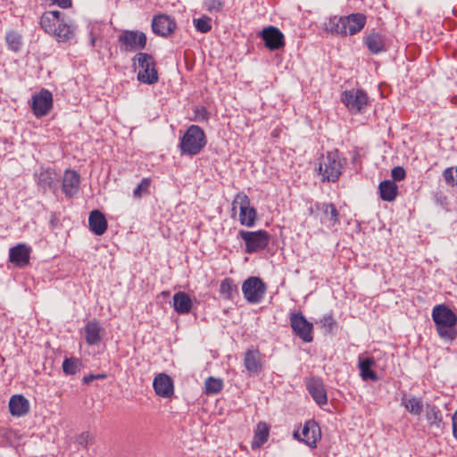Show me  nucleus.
Wrapping results in <instances>:
<instances>
[{
	"label": "nucleus",
	"instance_id": "obj_10",
	"mask_svg": "<svg viewBox=\"0 0 457 457\" xmlns=\"http://www.w3.org/2000/svg\"><path fill=\"white\" fill-rule=\"evenodd\" d=\"M34 178L44 194L51 191L55 195L58 192V175L54 169L41 167L35 171Z\"/></svg>",
	"mask_w": 457,
	"mask_h": 457
},
{
	"label": "nucleus",
	"instance_id": "obj_21",
	"mask_svg": "<svg viewBox=\"0 0 457 457\" xmlns=\"http://www.w3.org/2000/svg\"><path fill=\"white\" fill-rule=\"evenodd\" d=\"M346 36H353L359 33L366 25L367 17L361 12L352 13L344 16Z\"/></svg>",
	"mask_w": 457,
	"mask_h": 457
},
{
	"label": "nucleus",
	"instance_id": "obj_15",
	"mask_svg": "<svg viewBox=\"0 0 457 457\" xmlns=\"http://www.w3.org/2000/svg\"><path fill=\"white\" fill-rule=\"evenodd\" d=\"M260 35L264 41L265 46L270 51L278 50L285 45L284 35L276 27L270 26L265 28Z\"/></svg>",
	"mask_w": 457,
	"mask_h": 457
},
{
	"label": "nucleus",
	"instance_id": "obj_33",
	"mask_svg": "<svg viewBox=\"0 0 457 457\" xmlns=\"http://www.w3.org/2000/svg\"><path fill=\"white\" fill-rule=\"evenodd\" d=\"M379 195L383 201L392 202L398 195V186L393 180H384L378 186Z\"/></svg>",
	"mask_w": 457,
	"mask_h": 457
},
{
	"label": "nucleus",
	"instance_id": "obj_41",
	"mask_svg": "<svg viewBox=\"0 0 457 457\" xmlns=\"http://www.w3.org/2000/svg\"><path fill=\"white\" fill-rule=\"evenodd\" d=\"M151 185V179L148 178H145L141 180V182L137 185V187L133 191V196L135 198H141L144 195L149 194V188Z\"/></svg>",
	"mask_w": 457,
	"mask_h": 457
},
{
	"label": "nucleus",
	"instance_id": "obj_29",
	"mask_svg": "<svg viewBox=\"0 0 457 457\" xmlns=\"http://www.w3.org/2000/svg\"><path fill=\"white\" fill-rule=\"evenodd\" d=\"M364 43L368 49L375 54L386 50L385 36L378 32L369 34L364 38Z\"/></svg>",
	"mask_w": 457,
	"mask_h": 457
},
{
	"label": "nucleus",
	"instance_id": "obj_20",
	"mask_svg": "<svg viewBox=\"0 0 457 457\" xmlns=\"http://www.w3.org/2000/svg\"><path fill=\"white\" fill-rule=\"evenodd\" d=\"M176 29V23L168 15H157L153 19L152 29L154 33L162 37L170 35Z\"/></svg>",
	"mask_w": 457,
	"mask_h": 457
},
{
	"label": "nucleus",
	"instance_id": "obj_22",
	"mask_svg": "<svg viewBox=\"0 0 457 457\" xmlns=\"http://www.w3.org/2000/svg\"><path fill=\"white\" fill-rule=\"evenodd\" d=\"M154 391L159 396L169 398L173 395L174 386L170 377L164 373L157 375L153 383Z\"/></svg>",
	"mask_w": 457,
	"mask_h": 457
},
{
	"label": "nucleus",
	"instance_id": "obj_27",
	"mask_svg": "<svg viewBox=\"0 0 457 457\" xmlns=\"http://www.w3.org/2000/svg\"><path fill=\"white\" fill-rule=\"evenodd\" d=\"M88 224L90 230L97 235H103L107 229V220L104 215L98 210H94L88 217Z\"/></svg>",
	"mask_w": 457,
	"mask_h": 457
},
{
	"label": "nucleus",
	"instance_id": "obj_52",
	"mask_svg": "<svg viewBox=\"0 0 457 457\" xmlns=\"http://www.w3.org/2000/svg\"><path fill=\"white\" fill-rule=\"evenodd\" d=\"M90 43H91V46H95V43H96V37H90Z\"/></svg>",
	"mask_w": 457,
	"mask_h": 457
},
{
	"label": "nucleus",
	"instance_id": "obj_4",
	"mask_svg": "<svg viewBox=\"0 0 457 457\" xmlns=\"http://www.w3.org/2000/svg\"><path fill=\"white\" fill-rule=\"evenodd\" d=\"M342 169L343 160L340 158L337 150L328 152L326 155L322 156L319 165V170L323 180L328 182L337 181L342 173Z\"/></svg>",
	"mask_w": 457,
	"mask_h": 457
},
{
	"label": "nucleus",
	"instance_id": "obj_19",
	"mask_svg": "<svg viewBox=\"0 0 457 457\" xmlns=\"http://www.w3.org/2000/svg\"><path fill=\"white\" fill-rule=\"evenodd\" d=\"M76 30L77 26L72 21L67 20L66 15L63 14L56 28V32H54L53 36L58 42H69L75 38Z\"/></svg>",
	"mask_w": 457,
	"mask_h": 457
},
{
	"label": "nucleus",
	"instance_id": "obj_48",
	"mask_svg": "<svg viewBox=\"0 0 457 457\" xmlns=\"http://www.w3.org/2000/svg\"><path fill=\"white\" fill-rule=\"evenodd\" d=\"M51 4L58 5L60 8L67 9L71 7L72 1L71 0H49Z\"/></svg>",
	"mask_w": 457,
	"mask_h": 457
},
{
	"label": "nucleus",
	"instance_id": "obj_43",
	"mask_svg": "<svg viewBox=\"0 0 457 457\" xmlns=\"http://www.w3.org/2000/svg\"><path fill=\"white\" fill-rule=\"evenodd\" d=\"M443 178L447 185L454 186L457 185V175L454 176V170L453 167L446 168L443 171Z\"/></svg>",
	"mask_w": 457,
	"mask_h": 457
},
{
	"label": "nucleus",
	"instance_id": "obj_45",
	"mask_svg": "<svg viewBox=\"0 0 457 457\" xmlns=\"http://www.w3.org/2000/svg\"><path fill=\"white\" fill-rule=\"evenodd\" d=\"M93 441V436L89 432H83L77 437V443L86 448Z\"/></svg>",
	"mask_w": 457,
	"mask_h": 457
},
{
	"label": "nucleus",
	"instance_id": "obj_17",
	"mask_svg": "<svg viewBox=\"0 0 457 457\" xmlns=\"http://www.w3.org/2000/svg\"><path fill=\"white\" fill-rule=\"evenodd\" d=\"M79 174L74 170H65L62 183V189L65 196L68 198H72L73 196H75L79 190Z\"/></svg>",
	"mask_w": 457,
	"mask_h": 457
},
{
	"label": "nucleus",
	"instance_id": "obj_35",
	"mask_svg": "<svg viewBox=\"0 0 457 457\" xmlns=\"http://www.w3.org/2000/svg\"><path fill=\"white\" fill-rule=\"evenodd\" d=\"M402 404L412 415H420L423 410L422 400L414 396L410 398L403 397Z\"/></svg>",
	"mask_w": 457,
	"mask_h": 457
},
{
	"label": "nucleus",
	"instance_id": "obj_1",
	"mask_svg": "<svg viewBox=\"0 0 457 457\" xmlns=\"http://www.w3.org/2000/svg\"><path fill=\"white\" fill-rule=\"evenodd\" d=\"M432 319L438 336L445 341H453L457 336L456 314L445 304L436 305L432 310Z\"/></svg>",
	"mask_w": 457,
	"mask_h": 457
},
{
	"label": "nucleus",
	"instance_id": "obj_42",
	"mask_svg": "<svg viewBox=\"0 0 457 457\" xmlns=\"http://www.w3.org/2000/svg\"><path fill=\"white\" fill-rule=\"evenodd\" d=\"M204 5L209 12H218L223 8V0H204Z\"/></svg>",
	"mask_w": 457,
	"mask_h": 457
},
{
	"label": "nucleus",
	"instance_id": "obj_9",
	"mask_svg": "<svg viewBox=\"0 0 457 457\" xmlns=\"http://www.w3.org/2000/svg\"><path fill=\"white\" fill-rule=\"evenodd\" d=\"M232 205L233 210L237 207L239 208V221L243 226L252 228L255 225L257 212L251 206L250 199L245 194H237L232 203Z\"/></svg>",
	"mask_w": 457,
	"mask_h": 457
},
{
	"label": "nucleus",
	"instance_id": "obj_7",
	"mask_svg": "<svg viewBox=\"0 0 457 457\" xmlns=\"http://www.w3.org/2000/svg\"><path fill=\"white\" fill-rule=\"evenodd\" d=\"M342 103L353 113H362L369 105V96L361 89L345 90L341 95Z\"/></svg>",
	"mask_w": 457,
	"mask_h": 457
},
{
	"label": "nucleus",
	"instance_id": "obj_6",
	"mask_svg": "<svg viewBox=\"0 0 457 457\" xmlns=\"http://www.w3.org/2000/svg\"><path fill=\"white\" fill-rule=\"evenodd\" d=\"M118 44L121 52L139 53L145 48L147 37L143 31L124 29L118 37Z\"/></svg>",
	"mask_w": 457,
	"mask_h": 457
},
{
	"label": "nucleus",
	"instance_id": "obj_28",
	"mask_svg": "<svg viewBox=\"0 0 457 457\" xmlns=\"http://www.w3.org/2000/svg\"><path fill=\"white\" fill-rule=\"evenodd\" d=\"M193 302L190 296L182 291L173 295V308L179 314H187L191 312Z\"/></svg>",
	"mask_w": 457,
	"mask_h": 457
},
{
	"label": "nucleus",
	"instance_id": "obj_38",
	"mask_svg": "<svg viewBox=\"0 0 457 457\" xmlns=\"http://www.w3.org/2000/svg\"><path fill=\"white\" fill-rule=\"evenodd\" d=\"M82 368V362L77 358H66L62 362V370L67 375H75Z\"/></svg>",
	"mask_w": 457,
	"mask_h": 457
},
{
	"label": "nucleus",
	"instance_id": "obj_40",
	"mask_svg": "<svg viewBox=\"0 0 457 457\" xmlns=\"http://www.w3.org/2000/svg\"><path fill=\"white\" fill-rule=\"evenodd\" d=\"M193 23L198 32L207 33L212 29V19L206 15L194 19Z\"/></svg>",
	"mask_w": 457,
	"mask_h": 457
},
{
	"label": "nucleus",
	"instance_id": "obj_37",
	"mask_svg": "<svg viewBox=\"0 0 457 457\" xmlns=\"http://www.w3.org/2000/svg\"><path fill=\"white\" fill-rule=\"evenodd\" d=\"M204 386L207 395H216L223 389L224 383L221 378L209 377L204 382Z\"/></svg>",
	"mask_w": 457,
	"mask_h": 457
},
{
	"label": "nucleus",
	"instance_id": "obj_34",
	"mask_svg": "<svg viewBox=\"0 0 457 457\" xmlns=\"http://www.w3.org/2000/svg\"><path fill=\"white\" fill-rule=\"evenodd\" d=\"M374 364L375 361L370 357L359 360L360 375L362 380H371L374 382L378 380L377 373L371 369Z\"/></svg>",
	"mask_w": 457,
	"mask_h": 457
},
{
	"label": "nucleus",
	"instance_id": "obj_47",
	"mask_svg": "<svg viewBox=\"0 0 457 457\" xmlns=\"http://www.w3.org/2000/svg\"><path fill=\"white\" fill-rule=\"evenodd\" d=\"M321 323L323 327L328 328V330H332L336 325V321L331 314L325 315L321 319Z\"/></svg>",
	"mask_w": 457,
	"mask_h": 457
},
{
	"label": "nucleus",
	"instance_id": "obj_18",
	"mask_svg": "<svg viewBox=\"0 0 457 457\" xmlns=\"http://www.w3.org/2000/svg\"><path fill=\"white\" fill-rule=\"evenodd\" d=\"M104 334V327L96 319L88 320L84 326L85 340L88 345H97L102 341Z\"/></svg>",
	"mask_w": 457,
	"mask_h": 457
},
{
	"label": "nucleus",
	"instance_id": "obj_49",
	"mask_svg": "<svg viewBox=\"0 0 457 457\" xmlns=\"http://www.w3.org/2000/svg\"><path fill=\"white\" fill-rule=\"evenodd\" d=\"M452 425H453V436L457 441V410L453 412L452 416Z\"/></svg>",
	"mask_w": 457,
	"mask_h": 457
},
{
	"label": "nucleus",
	"instance_id": "obj_46",
	"mask_svg": "<svg viewBox=\"0 0 457 457\" xmlns=\"http://www.w3.org/2000/svg\"><path fill=\"white\" fill-rule=\"evenodd\" d=\"M195 120L197 121H204L209 119V113L205 107L201 106L197 107L195 111Z\"/></svg>",
	"mask_w": 457,
	"mask_h": 457
},
{
	"label": "nucleus",
	"instance_id": "obj_24",
	"mask_svg": "<svg viewBox=\"0 0 457 457\" xmlns=\"http://www.w3.org/2000/svg\"><path fill=\"white\" fill-rule=\"evenodd\" d=\"M307 390L314 402L320 407H322L328 403L327 391L321 380L315 378L312 379L307 384Z\"/></svg>",
	"mask_w": 457,
	"mask_h": 457
},
{
	"label": "nucleus",
	"instance_id": "obj_3",
	"mask_svg": "<svg viewBox=\"0 0 457 457\" xmlns=\"http://www.w3.org/2000/svg\"><path fill=\"white\" fill-rule=\"evenodd\" d=\"M133 62L139 69L137 73L138 81L147 85H154L158 81L159 77L155 61L151 54L139 52L133 58Z\"/></svg>",
	"mask_w": 457,
	"mask_h": 457
},
{
	"label": "nucleus",
	"instance_id": "obj_39",
	"mask_svg": "<svg viewBox=\"0 0 457 457\" xmlns=\"http://www.w3.org/2000/svg\"><path fill=\"white\" fill-rule=\"evenodd\" d=\"M5 41L8 47L13 52H19L22 46V37L16 31H9L6 33Z\"/></svg>",
	"mask_w": 457,
	"mask_h": 457
},
{
	"label": "nucleus",
	"instance_id": "obj_23",
	"mask_svg": "<svg viewBox=\"0 0 457 457\" xmlns=\"http://www.w3.org/2000/svg\"><path fill=\"white\" fill-rule=\"evenodd\" d=\"M64 13L60 11L45 12L40 18V26L47 34L54 35L56 32L61 19Z\"/></svg>",
	"mask_w": 457,
	"mask_h": 457
},
{
	"label": "nucleus",
	"instance_id": "obj_26",
	"mask_svg": "<svg viewBox=\"0 0 457 457\" xmlns=\"http://www.w3.org/2000/svg\"><path fill=\"white\" fill-rule=\"evenodd\" d=\"M244 365L251 374H258L262 368V354L258 350L249 349L245 353Z\"/></svg>",
	"mask_w": 457,
	"mask_h": 457
},
{
	"label": "nucleus",
	"instance_id": "obj_31",
	"mask_svg": "<svg viewBox=\"0 0 457 457\" xmlns=\"http://www.w3.org/2000/svg\"><path fill=\"white\" fill-rule=\"evenodd\" d=\"M426 420L432 428L441 429L443 426V413L435 404H426Z\"/></svg>",
	"mask_w": 457,
	"mask_h": 457
},
{
	"label": "nucleus",
	"instance_id": "obj_16",
	"mask_svg": "<svg viewBox=\"0 0 457 457\" xmlns=\"http://www.w3.org/2000/svg\"><path fill=\"white\" fill-rule=\"evenodd\" d=\"M31 247L26 244H18L9 249V262L17 268H23L29 263Z\"/></svg>",
	"mask_w": 457,
	"mask_h": 457
},
{
	"label": "nucleus",
	"instance_id": "obj_50",
	"mask_svg": "<svg viewBox=\"0 0 457 457\" xmlns=\"http://www.w3.org/2000/svg\"><path fill=\"white\" fill-rule=\"evenodd\" d=\"M96 378H95V374H90L88 376H85L83 378H82V381L84 384H89L90 382H92L93 380H95Z\"/></svg>",
	"mask_w": 457,
	"mask_h": 457
},
{
	"label": "nucleus",
	"instance_id": "obj_14",
	"mask_svg": "<svg viewBox=\"0 0 457 457\" xmlns=\"http://www.w3.org/2000/svg\"><path fill=\"white\" fill-rule=\"evenodd\" d=\"M310 213L319 216L322 223L334 226L339 221L338 212L333 204L316 202L309 209Z\"/></svg>",
	"mask_w": 457,
	"mask_h": 457
},
{
	"label": "nucleus",
	"instance_id": "obj_2",
	"mask_svg": "<svg viewBox=\"0 0 457 457\" xmlns=\"http://www.w3.org/2000/svg\"><path fill=\"white\" fill-rule=\"evenodd\" d=\"M206 144L204 129L197 125H190L180 138L179 147L182 155L194 156L198 154Z\"/></svg>",
	"mask_w": 457,
	"mask_h": 457
},
{
	"label": "nucleus",
	"instance_id": "obj_44",
	"mask_svg": "<svg viewBox=\"0 0 457 457\" xmlns=\"http://www.w3.org/2000/svg\"><path fill=\"white\" fill-rule=\"evenodd\" d=\"M391 176L393 181H402L406 177V171L403 167L395 166L391 170Z\"/></svg>",
	"mask_w": 457,
	"mask_h": 457
},
{
	"label": "nucleus",
	"instance_id": "obj_25",
	"mask_svg": "<svg viewBox=\"0 0 457 457\" xmlns=\"http://www.w3.org/2000/svg\"><path fill=\"white\" fill-rule=\"evenodd\" d=\"M29 402L22 395H14L9 401V411L12 416L22 417L29 411Z\"/></svg>",
	"mask_w": 457,
	"mask_h": 457
},
{
	"label": "nucleus",
	"instance_id": "obj_11",
	"mask_svg": "<svg viewBox=\"0 0 457 457\" xmlns=\"http://www.w3.org/2000/svg\"><path fill=\"white\" fill-rule=\"evenodd\" d=\"M294 437L311 448H316L317 442L321 438L320 428L315 420H309L305 421L301 434L297 431L294 432Z\"/></svg>",
	"mask_w": 457,
	"mask_h": 457
},
{
	"label": "nucleus",
	"instance_id": "obj_30",
	"mask_svg": "<svg viewBox=\"0 0 457 457\" xmlns=\"http://www.w3.org/2000/svg\"><path fill=\"white\" fill-rule=\"evenodd\" d=\"M344 16H332L323 24L324 29L332 34L341 37L346 36Z\"/></svg>",
	"mask_w": 457,
	"mask_h": 457
},
{
	"label": "nucleus",
	"instance_id": "obj_36",
	"mask_svg": "<svg viewBox=\"0 0 457 457\" xmlns=\"http://www.w3.org/2000/svg\"><path fill=\"white\" fill-rule=\"evenodd\" d=\"M220 294L227 300H233L237 295V287L233 283V279L226 278L220 282Z\"/></svg>",
	"mask_w": 457,
	"mask_h": 457
},
{
	"label": "nucleus",
	"instance_id": "obj_5",
	"mask_svg": "<svg viewBox=\"0 0 457 457\" xmlns=\"http://www.w3.org/2000/svg\"><path fill=\"white\" fill-rule=\"evenodd\" d=\"M237 238L244 241L245 252L251 254L264 250L270 244V235L263 229L256 231L241 229L238 231Z\"/></svg>",
	"mask_w": 457,
	"mask_h": 457
},
{
	"label": "nucleus",
	"instance_id": "obj_32",
	"mask_svg": "<svg viewBox=\"0 0 457 457\" xmlns=\"http://www.w3.org/2000/svg\"><path fill=\"white\" fill-rule=\"evenodd\" d=\"M270 435V427L266 422L260 421L256 428L254 430L253 439L251 444V448L253 450L259 449L262 445H263L269 438Z\"/></svg>",
	"mask_w": 457,
	"mask_h": 457
},
{
	"label": "nucleus",
	"instance_id": "obj_12",
	"mask_svg": "<svg viewBox=\"0 0 457 457\" xmlns=\"http://www.w3.org/2000/svg\"><path fill=\"white\" fill-rule=\"evenodd\" d=\"M290 325L295 335L303 341L310 343L313 340V325L305 319L302 312L291 313Z\"/></svg>",
	"mask_w": 457,
	"mask_h": 457
},
{
	"label": "nucleus",
	"instance_id": "obj_8",
	"mask_svg": "<svg viewBox=\"0 0 457 457\" xmlns=\"http://www.w3.org/2000/svg\"><path fill=\"white\" fill-rule=\"evenodd\" d=\"M267 287L258 277H250L242 284V293L245 300L252 304L260 303L266 294Z\"/></svg>",
	"mask_w": 457,
	"mask_h": 457
},
{
	"label": "nucleus",
	"instance_id": "obj_51",
	"mask_svg": "<svg viewBox=\"0 0 457 457\" xmlns=\"http://www.w3.org/2000/svg\"><path fill=\"white\" fill-rule=\"evenodd\" d=\"M106 377H107V375L104 373L95 374L96 379H104V378H106Z\"/></svg>",
	"mask_w": 457,
	"mask_h": 457
},
{
	"label": "nucleus",
	"instance_id": "obj_13",
	"mask_svg": "<svg viewBox=\"0 0 457 457\" xmlns=\"http://www.w3.org/2000/svg\"><path fill=\"white\" fill-rule=\"evenodd\" d=\"M53 107V95L47 89H41L32 96L31 109L37 118L46 116Z\"/></svg>",
	"mask_w": 457,
	"mask_h": 457
}]
</instances>
